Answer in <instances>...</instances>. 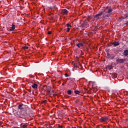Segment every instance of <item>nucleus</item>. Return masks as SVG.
Listing matches in <instances>:
<instances>
[{
    "label": "nucleus",
    "instance_id": "obj_1",
    "mask_svg": "<svg viewBox=\"0 0 128 128\" xmlns=\"http://www.w3.org/2000/svg\"><path fill=\"white\" fill-rule=\"evenodd\" d=\"M112 9L107 8H105L102 12L94 16V20H100V18H105L106 20L112 16Z\"/></svg>",
    "mask_w": 128,
    "mask_h": 128
},
{
    "label": "nucleus",
    "instance_id": "obj_2",
    "mask_svg": "<svg viewBox=\"0 0 128 128\" xmlns=\"http://www.w3.org/2000/svg\"><path fill=\"white\" fill-rule=\"evenodd\" d=\"M28 106L25 104H20L18 106V110L20 112H16L17 116H26V110H28Z\"/></svg>",
    "mask_w": 128,
    "mask_h": 128
},
{
    "label": "nucleus",
    "instance_id": "obj_3",
    "mask_svg": "<svg viewBox=\"0 0 128 128\" xmlns=\"http://www.w3.org/2000/svg\"><path fill=\"white\" fill-rule=\"evenodd\" d=\"M88 20H89L88 18L86 19V20H84V22L80 26V28H88L89 26Z\"/></svg>",
    "mask_w": 128,
    "mask_h": 128
},
{
    "label": "nucleus",
    "instance_id": "obj_4",
    "mask_svg": "<svg viewBox=\"0 0 128 128\" xmlns=\"http://www.w3.org/2000/svg\"><path fill=\"white\" fill-rule=\"evenodd\" d=\"M60 13L61 14H63L64 16H68V11L66 9H63L60 10Z\"/></svg>",
    "mask_w": 128,
    "mask_h": 128
},
{
    "label": "nucleus",
    "instance_id": "obj_5",
    "mask_svg": "<svg viewBox=\"0 0 128 128\" xmlns=\"http://www.w3.org/2000/svg\"><path fill=\"white\" fill-rule=\"evenodd\" d=\"M106 120H108V116H102L100 118V122H106Z\"/></svg>",
    "mask_w": 128,
    "mask_h": 128
},
{
    "label": "nucleus",
    "instance_id": "obj_6",
    "mask_svg": "<svg viewBox=\"0 0 128 128\" xmlns=\"http://www.w3.org/2000/svg\"><path fill=\"white\" fill-rule=\"evenodd\" d=\"M116 62H118V64H124V62H126V60L125 59H122V58H118L116 60Z\"/></svg>",
    "mask_w": 128,
    "mask_h": 128
},
{
    "label": "nucleus",
    "instance_id": "obj_7",
    "mask_svg": "<svg viewBox=\"0 0 128 128\" xmlns=\"http://www.w3.org/2000/svg\"><path fill=\"white\" fill-rule=\"evenodd\" d=\"M123 56H128V50H124V51L123 52Z\"/></svg>",
    "mask_w": 128,
    "mask_h": 128
},
{
    "label": "nucleus",
    "instance_id": "obj_8",
    "mask_svg": "<svg viewBox=\"0 0 128 128\" xmlns=\"http://www.w3.org/2000/svg\"><path fill=\"white\" fill-rule=\"evenodd\" d=\"M16 30V25L12 24L11 28L10 29V32H14Z\"/></svg>",
    "mask_w": 128,
    "mask_h": 128
},
{
    "label": "nucleus",
    "instance_id": "obj_9",
    "mask_svg": "<svg viewBox=\"0 0 128 128\" xmlns=\"http://www.w3.org/2000/svg\"><path fill=\"white\" fill-rule=\"evenodd\" d=\"M84 44V42H79L78 44H76V46L78 48H80L81 46H82Z\"/></svg>",
    "mask_w": 128,
    "mask_h": 128
},
{
    "label": "nucleus",
    "instance_id": "obj_10",
    "mask_svg": "<svg viewBox=\"0 0 128 128\" xmlns=\"http://www.w3.org/2000/svg\"><path fill=\"white\" fill-rule=\"evenodd\" d=\"M32 87L34 90H36V88H38V84L34 83L32 85Z\"/></svg>",
    "mask_w": 128,
    "mask_h": 128
},
{
    "label": "nucleus",
    "instance_id": "obj_11",
    "mask_svg": "<svg viewBox=\"0 0 128 128\" xmlns=\"http://www.w3.org/2000/svg\"><path fill=\"white\" fill-rule=\"evenodd\" d=\"M113 45L114 46H120V42H114Z\"/></svg>",
    "mask_w": 128,
    "mask_h": 128
},
{
    "label": "nucleus",
    "instance_id": "obj_12",
    "mask_svg": "<svg viewBox=\"0 0 128 128\" xmlns=\"http://www.w3.org/2000/svg\"><path fill=\"white\" fill-rule=\"evenodd\" d=\"M74 92L76 94H80V92L78 90H75L74 91Z\"/></svg>",
    "mask_w": 128,
    "mask_h": 128
},
{
    "label": "nucleus",
    "instance_id": "obj_13",
    "mask_svg": "<svg viewBox=\"0 0 128 128\" xmlns=\"http://www.w3.org/2000/svg\"><path fill=\"white\" fill-rule=\"evenodd\" d=\"M68 94H72V90H68L67 91Z\"/></svg>",
    "mask_w": 128,
    "mask_h": 128
},
{
    "label": "nucleus",
    "instance_id": "obj_14",
    "mask_svg": "<svg viewBox=\"0 0 128 128\" xmlns=\"http://www.w3.org/2000/svg\"><path fill=\"white\" fill-rule=\"evenodd\" d=\"M70 28L68 27L66 32H70Z\"/></svg>",
    "mask_w": 128,
    "mask_h": 128
},
{
    "label": "nucleus",
    "instance_id": "obj_15",
    "mask_svg": "<svg viewBox=\"0 0 128 128\" xmlns=\"http://www.w3.org/2000/svg\"><path fill=\"white\" fill-rule=\"evenodd\" d=\"M26 126H28L26 125V124H24L22 126V128H26Z\"/></svg>",
    "mask_w": 128,
    "mask_h": 128
},
{
    "label": "nucleus",
    "instance_id": "obj_16",
    "mask_svg": "<svg viewBox=\"0 0 128 128\" xmlns=\"http://www.w3.org/2000/svg\"><path fill=\"white\" fill-rule=\"evenodd\" d=\"M66 26H68V28H72V25H70V24H66Z\"/></svg>",
    "mask_w": 128,
    "mask_h": 128
},
{
    "label": "nucleus",
    "instance_id": "obj_17",
    "mask_svg": "<svg viewBox=\"0 0 128 128\" xmlns=\"http://www.w3.org/2000/svg\"><path fill=\"white\" fill-rule=\"evenodd\" d=\"M108 58H110V60H112L114 58V56H110L108 55Z\"/></svg>",
    "mask_w": 128,
    "mask_h": 128
},
{
    "label": "nucleus",
    "instance_id": "obj_18",
    "mask_svg": "<svg viewBox=\"0 0 128 128\" xmlns=\"http://www.w3.org/2000/svg\"><path fill=\"white\" fill-rule=\"evenodd\" d=\"M48 34H52V32L48 31Z\"/></svg>",
    "mask_w": 128,
    "mask_h": 128
},
{
    "label": "nucleus",
    "instance_id": "obj_19",
    "mask_svg": "<svg viewBox=\"0 0 128 128\" xmlns=\"http://www.w3.org/2000/svg\"><path fill=\"white\" fill-rule=\"evenodd\" d=\"M64 76H66V78H68V74H64Z\"/></svg>",
    "mask_w": 128,
    "mask_h": 128
},
{
    "label": "nucleus",
    "instance_id": "obj_20",
    "mask_svg": "<svg viewBox=\"0 0 128 128\" xmlns=\"http://www.w3.org/2000/svg\"><path fill=\"white\" fill-rule=\"evenodd\" d=\"M2 122H0V126H2Z\"/></svg>",
    "mask_w": 128,
    "mask_h": 128
},
{
    "label": "nucleus",
    "instance_id": "obj_21",
    "mask_svg": "<svg viewBox=\"0 0 128 128\" xmlns=\"http://www.w3.org/2000/svg\"><path fill=\"white\" fill-rule=\"evenodd\" d=\"M58 128H62V126H59L58 127Z\"/></svg>",
    "mask_w": 128,
    "mask_h": 128
},
{
    "label": "nucleus",
    "instance_id": "obj_22",
    "mask_svg": "<svg viewBox=\"0 0 128 128\" xmlns=\"http://www.w3.org/2000/svg\"><path fill=\"white\" fill-rule=\"evenodd\" d=\"M126 24V26H128V22H127Z\"/></svg>",
    "mask_w": 128,
    "mask_h": 128
},
{
    "label": "nucleus",
    "instance_id": "obj_23",
    "mask_svg": "<svg viewBox=\"0 0 128 128\" xmlns=\"http://www.w3.org/2000/svg\"><path fill=\"white\" fill-rule=\"evenodd\" d=\"M25 48H26V50H28V47H26Z\"/></svg>",
    "mask_w": 128,
    "mask_h": 128
}]
</instances>
